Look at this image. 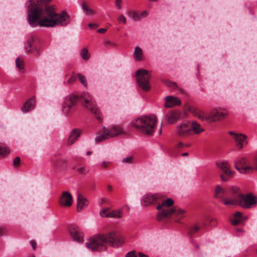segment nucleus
<instances>
[{
    "label": "nucleus",
    "instance_id": "nucleus-6",
    "mask_svg": "<svg viewBox=\"0 0 257 257\" xmlns=\"http://www.w3.org/2000/svg\"><path fill=\"white\" fill-rule=\"evenodd\" d=\"M234 165L235 169L241 173H252L257 171V156L251 163L244 157L238 158L234 161Z\"/></svg>",
    "mask_w": 257,
    "mask_h": 257
},
{
    "label": "nucleus",
    "instance_id": "nucleus-45",
    "mask_svg": "<svg viewBox=\"0 0 257 257\" xmlns=\"http://www.w3.org/2000/svg\"><path fill=\"white\" fill-rule=\"evenodd\" d=\"M118 21L119 23H122L125 24L126 23V20L125 17L123 15H121L118 18Z\"/></svg>",
    "mask_w": 257,
    "mask_h": 257
},
{
    "label": "nucleus",
    "instance_id": "nucleus-57",
    "mask_svg": "<svg viewBox=\"0 0 257 257\" xmlns=\"http://www.w3.org/2000/svg\"><path fill=\"white\" fill-rule=\"evenodd\" d=\"M188 155V153L186 152V153H184L182 154V156H183V157H185V156H187Z\"/></svg>",
    "mask_w": 257,
    "mask_h": 257
},
{
    "label": "nucleus",
    "instance_id": "nucleus-3",
    "mask_svg": "<svg viewBox=\"0 0 257 257\" xmlns=\"http://www.w3.org/2000/svg\"><path fill=\"white\" fill-rule=\"evenodd\" d=\"M81 99L84 107L90 110L92 113L96 115V118L99 121H101V117L98 112V109L95 101L92 97L87 92H84L79 97L78 95L72 94L67 96L62 104V111L65 114H68L71 112V109L74 106L78 100Z\"/></svg>",
    "mask_w": 257,
    "mask_h": 257
},
{
    "label": "nucleus",
    "instance_id": "nucleus-49",
    "mask_svg": "<svg viewBox=\"0 0 257 257\" xmlns=\"http://www.w3.org/2000/svg\"><path fill=\"white\" fill-rule=\"evenodd\" d=\"M121 0H116L115 1V5L119 10H120L121 9Z\"/></svg>",
    "mask_w": 257,
    "mask_h": 257
},
{
    "label": "nucleus",
    "instance_id": "nucleus-10",
    "mask_svg": "<svg viewBox=\"0 0 257 257\" xmlns=\"http://www.w3.org/2000/svg\"><path fill=\"white\" fill-rule=\"evenodd\" d=\"M185 210L180 208H173L172 209H163L157 214V220L161 221L167 217H170L172 214H175L180 218L185 216Z\"/></svg>",
    "mask_w": 257,
    "mask_h": 257
},
{
    "label": "nucleus",
    "instance_id": "nucleus-36",
    "mask_svg": "<svg viewBox=\"0 0 257 257\" xmlns=\"http://www.w3.org/2000/svg\"><path fill=\"white\" fill-rule=\"evenodd\" d=\"M128 15L130 17L132 18L135 21H139L140 20V15L134 11L129 12Z\"/></svg>",
    "mask_w": 257,
    "mask_h": 257
},
{
    "label": "nucleus",
    "instance_id": "nucleus-24",
    "mask_svg": "<svg viewBox=\"0 0 257 257\" xmlns=\"http://www.w3.org/2000/svg\"><path fill=\"white\" fill-rule=\"evenodd\" d=\"M191 131H192V135L194 134H199L201 132H204V130L201 126L200 124L196 121H193L191 123Z\"/></svg>",
    "mask_w": 257,
    "mask_h": 257
},
{
    "label": "nucleus",
    "instance_id": "nucleus-2",
    "mask_svg": "<svg viewBox=\"0 0 257 257\" xmlns=\"http://www.w3.org/2000/svg\"><path fill=\"white\" fill-rule=\"evenodd\" d=\"M123 237L117 231L98 234L91 237L86 242V246L93 251L105 250L106 243L113 247H119L124 243Z\"/></svg>",
    "mask_w": 257,
    "mask_h": 257
},
{
    "label": "nucleus",
    "instance_id": "nucleus-4",
    "mask_svg": "<svg viewBox=\"0 0 257 257\" xmlns=\"http://www.w3.org/2000/svg\"><path fill=\"white\" fill-rule=\"evenodd\" d=\"M230 192L233 196V201H235L233 205H238L243 208H250L257 204L256 197L252 193L243 195L237 186L230 187Z\"/></svg>",
    "mask_w": 257,
    "mask_h": 257
},
{
    "label": "nucleus",
    "instance_id": "nucleus-29",
    "mask_svg": "<svg viewBox=\"0 0 257 257\" xmlns=\"http://www.w3.org/2000/svg\"><path fill=\"white\" fill-rule=\"evenodd\" d=\"M81 7L83 11L86 14L92 15L95 13L93 10L90 9L88 8L86 3L85 2L82 3Z\"/></svg>",
    "mask_w": 257,
    "mask_h": 257
},
{
    "label": "nucleus",
    "instance_id": "nucleus-35",
    "mask_svg": "<svg viewBox=\"0 0 257 257\" xmlns=\"http://www.w3.org/2000/svg\"><path fill=\"white\" fill-rule=\"evenodd\" d=\"M122 212L120 210H113L109 213V217L120 218L122 216Z\"/></svg>",
    "mask_w": 257,
    "mask_h": 257
},
{
    "label": "nucleus",
    "instance_id": "nucleus-26",
    "mask_svg": "<svg viewBox=\"0 0 257 257\" xmlns=\"http://www.w3.org/2000/svg\"><path fill=\"white\" fill-rule=\"evenodd\" d=\"M10 153L9 148L3 143H0V158L6 156Z\"/></svg>",
    "mask_w": 257,
    "mask_h": 257
},
{
    "label": "nucleus",
    "instance_id": "nucleus-18",
    "mask_svg": "<svg viewBox=\"0 0 257 257\" xmlns=\"http://www.w3.org/2000/svg\"><path fill=\"white\" fill-rule=\"evenodd\" d=\"M181 113L180 112L174 110L168 112L166 115V119L169 123H174L176 122L180 118Z\"/></svg>",
    "mask_w": 257,
    "mask_h": 257
},
{
    "label": "nucleus",
    "instance_id": "nucleus-38",
    "mask_svg": "<svg viewBox=\"0 0 257 257\" xmlns=\"http://www.w3.org/2000/svg\"><path fill=\"white\" fill-rule=\"evenodd\" d=\"M77 75L73 72L70 78L68 80L67 83L69 84H73L76 81Z\"/></svg>",
    "mask_w": 257,
    "mask_h": 257
},
{
    "label": "nucleus",
    "instance_id": "nucleus-31",
    "mask_svg": "<svg viewBox=\"0 0 257 257\" xmlns=\"http://www.w3.org/2000/svg\"><path fill=\"white\" fill-rule=\"evenodd\" d=\"M197 116L202 120H206L209 121V113L204 111H200L196 114Z\"/></svg>",
    "mask_w": 257,
    "mask_h": 257
},
{
    "label": "nucleus",
    "instance_id": "nucleus-5",
    "mask_svg": "<svg viewBox=\"0 0 257 257\" xmlns=\"http://www.w3.org/2000/svg\"><path fill=\"white\" fill-rule=\"evenodd\" d=\"M157 121L155 116H145L134 120L132 124L143 134L151 135L155 131Z\"/></svg>",
    "mask_w": 257,
    "mask_h": 257
},
{
    "label": "nucleus",
    "instance_id": "nucleus-37",
    "mask_svg": "<svg viewBox=\"0 0 257 257\" xmlns=\"http://www.w3.org/2000/svg\"><path fill=\"white\" fill-rule=\"evenodd\" d=\"M77 76L78 77V78L81 83L85 87L87 86V81L86 80V78L84 76L82 75L80 73H79L77 75Z\"/></svg>",
    "mask_w": 257,
    "mask_h": 257
},
{
    "label": "nucleus",
    "instance_id": "nucleus-47",
    "mask_svg": "<svg viewBox=\"0 0 257 257\" xmlns=\"http://www.w3.org/2000/svg\"><path fill=\"white\" fill-rule=\"evenodd\" d=\"M125 257H137L135 251H131L127 252Z\"/></svg>",
    "mask_w": 257,
    "mask_h": 257
},
{
    "label": "nucleus",
    "instance_id": "nucleus-25",
    "mask_svg": "<svg viewBox=\"0 0 257 257\" xmlns=\"http://www.w3.org/2000/svg\"><path fill=\"white\" fill-rule=\"evenodd\" d=\"M242 221V213L240 212H236L234 214L233 218L231 219V224L237 225Z\"/></svg>",
    "mask_w": 257,
    "mask_h": 257
},
{
    "label": "nucleus",
    "instance_id": "nucleus-20",
    "mask_svg": "<svg viewBox=\"0 0 257 257\" xmlns=\"http://www.w3.org/2000/svg\"><path fill=\"white\" fill-rule=\"evenodd\" d=\"M81 135V131L78 129H74L72 131L67 142L68 146L73 145Z\"/></svg>",
    "mask_w": 257,
    "mask_h": 257
},
{
    "label": "nucleus",
    "instance_id": "nucleus-56",
    "mask_svg": "<svg viewBox=\"0 0 257 257\" xmlns=\"http://www.w3.org/2000/svg\"><path fill=\"white\" fill-rule=\"evenodd\" d=\"M146 255V254H145L144 253H143L142 252H139V257H145Z\"/></svg>",
    "mask_w": 257,
    "mask_h": 257
},
{
    "label": "nucleus",
    "instance_id": "nucleus-21",
    "mask_svg": "<svg viewBox=\"0 0 257 257\" xmlns=\"http://www.w3.org/2000/svg\"><path fill=\"white\" fill-rule=\"evenodd\" d=\"M88 201L81 194L77 195V211H81L88 205Z\"/></svg>",
    "mask_w": 257,
    "mask_h": 257
},
{
    "label": "nucleus",
    "instance_id": "nucleus-7",
    "mask_svg": "<svg viewBox=\"0 0 257 257\" xmlns=\"http://www.w3.org/2000/svg\"><path fill=\"white\" fill-rule=\"evenodd\" d=\"M136 75L139 87L145 91H149L151 87L149 81L151 77L149 72L144 69H139L137 71Z\"/></svg>",
    "mask_w": 257,
    "mask_h": 257
},
{
    "label": "nucleus",
    "instance_id": "nucleus-15",
    "mask_svg": "<svg viewBox=\"0 0 257 257\" xmlns=\"http://www.w3.org/2000/svg\"><path fill=\"white\" fill-rule=\"evenodd\" d=\"M69 230L70 235L73 240L78 242L83 241V239L82 233L80 231L77 226L71 225L69 226Z\"/></svg>",
    "mask_w": 257,
    "mask_h": 257
},
{
    "label": "nucleus",
    "instance_id": "nucleus-28",
    "mask_svg": "<svg viewBox=\"0 0 257 257\" xmlns=\"http://www.w3.org/2000/svg\"><path fill=\"white\" fill-rule=\"evenodd\" d=\"M32 42L31 40L28 41V45L26 46V49L29 53H33L35 55H38L40 54V52L38 50H33L32 47Z\"/></svg>",
    "mask_w": 257,
    "mask_h": 257
},
{
    "label": "nucleus",
    "instance_id": "nucleus-53",
    "mask_svg": "<svg viewBox=\"0 0 257 257\" xmlns=\"http://www.w3.org/2000/svg\"><path fill=\"white\" fill-rule=\"evenodd\" d=\"M147 15H148V14H147V11H143L140 14V17H142L143 18H145L147 16Z\"/></svg>",
    "mask_w": 257,
    "mask_h": 257
},
{
    "label": "nucleus",
    "instance_id": "nucleus-54",
    "mask_svg": "<svg viewBox=\"0 0 257 257\" xmlns=\"http://www.w3.org/2000/svg\"><path fill=\"white\" fill-rule=\"evenodd\" d=\"M106 31L105 29H99L97 31V32H105Z\"/></svg>",
    "mask_w": 257,
    "mask_h": 257
},
{
    "label": "nucleus",
    "instance_id": "nucleus-23",
    "mask_svg": "<svg viewBox=\"0 0 257 257\" xmlns=\"http://www.w3.org/2000/svg\"><path fill=\"white\" fill-rule=\"evenodd\" d=\"M174 204V201L172 198H168L163 201L161 204H159L157 206V210H161V211L163 209V207H171Z\"/></svg>",
    "mask_w": 257,
    "mask_h": 257
},
{
    "label": "nucleus",
    "instance_id": "nucleus-14",
    "mask_svg": "<svg viewBox=\"0 0 257 257\" xmlns=\"http://www.w3.org/2000/svg\"><path fill=\"white\" fill-rule=\"evenodd\" d=\"M73 198L71 194L68 191L62 192L59 199V203L61 206L67 207H70L72 204Z\"/></svg>",
    "mask_w": 257,
    "mask_h": 257
},
{
    "label": "nucleus",
    "instance_id": "nucleus-51",
    "mask_svg": "<svg viewBox=\"0 0 257 257\" xmlns=\"http://www.w3.org/2000/svg\"><path fill=\"white\" fill-rule=\"evenodd\" d=\"M30 243H31L33 249H35L36 248V246H37L36 242L34 240H32L30 241Z\"/></svg>",
    "mask_w": 257,
    "mask_h": 257
},
{
    "label": "nucleus",
    "instance_id": "nucleus-39",
    "mask_svg": "<svg viewBox=\"0 0 257 257\" xmlns=\"http://www.w3.org/2000/svg\"><path fill=\"white\" fill-rule=\"evenodd\" d=\"M77 171L80 174H86L89 172V170H86L85 167H81L77 169Z\"/></svg>",
    "mask_w": 257,
    "mask_h": 257
},
{
    "label": "nucleus",
    "instance_id": "nucleus-61",
    "mask_svg": "<svg viewBox=\"0 0 257 257\" xmlns=\"http://www.w3.org/2000/svg\"><path fill=\"white\" fill-rule=\"evenodd\" d=\"M145 257H149V256H147V255H146Z\"/></svg>",
    "mask_w": 257,
    "mask_h": 257
},
{
    "label": "nucleus",
    "instance_id": "nucleus-22",
    "mask_svg": "<svg viewBox=\"0 0 257 257\" xmlns=\"http://www.w3.org/2000/svg\"><path fill=\"white\" fill-rule=\"evenodd\" d=\"M35 105V100L34 97L30 98L25 103L22 107V111L26 113L34 109Z\"/></svg>",
    "mask_w": 257,
    "mask_h": 257
},
{
    "label": "nucleus",
    "instance_id": "nucleus-30",
    "mask_svg": "<svg viewBox=\"0 0 257 257\" xmlns=\"http://www.w3.org/2000/svg\"><path fill=\"white\" fill-rule=\"evenodd\" d=\"M81 7L83 11L86 14L92 15L95 13L93 10L90 9L88 8L86 3L85 2L82 3Z\"/></svg>",
    "mask_w": 257,
    "mask_h": 257
},
{
    "label": "nucleus",
    "instance_id": "nucleus-50",
    "mask_svg": "<svg viewBox=\"0 0 257 257\" xmlns=\"http://www.w3.org/2000/svg\"><path fill=\"white\" fill-rule=\"evenodd\" d=\"M6 233V229L4 227H0V236Z\"/></svg>",
    "mask_w": 257,
    "mask_h": 257
},
{
    "label": "nucleus",
    "instance_id": "nucleus-13",
    "mask_svg": "<svg viewBox=\"0 0 257 257\" xmlns=\"http://www.w3.org/2000/svg\"><path fill=\"white\" fill-rule=\"evenodd\" d=\"M162 198V195L160 194H147L143 198L142 204L144 206H147L152 203H157Z\"/></svg>",
    "mask_w": 257,
    "mask_h": 257
},
{
    "label": "nucleus",
    "instance_id": "nucleus-32",
    "mask_svg": "<svg viewBox=\"0 0 257 257\" xmlns=\"http://www.w3.org/2000/svg\"><path fill=\"white\" fill-rule=\"evenodd\" d=\"M16 64L19 70H22V72L23 73L24 68V62L23 59L20 57H18L16 60Z\"/></svg>",
    "mask_w": 257,
    "mask_h": 257
},
{
    "label": "nucleus",
    "instance_id": "nucleus-34",
    "mask_svg": "<svg viewBox=\"0 0 257 257\" xmlns=\"http://www.w3.org/2000/svg\"><path fill=\"white\" fill-rule=\"evenodd\" d=\"M80 56L81 58L85 61L88 60L90 58V54L88 53V50L86 48H83L80 52Z\"/></svg>",
    "mask_w": 257,
    "mask_h": 257
},
{
    "label": "nucleus",
    "instance_id": "nucleus-58",
    "mask_svg": "<svg viewBox=\"0 0 257 257\" xmlns=\"http://www.w3.org/2000/svg\"><path fill=\"white\" fill-rule=\"evenodd\" d=\"M107 189L109 191H111L112 190V187L111 186H108L107 187Z\"/></svg>",
    "mask_w": 257,
    "mask_h": 257
},
{
    "label": "nucleus",
    "instance_id": "nucleus-11",
    "mask_svg": "<svg viewBox=\"0 0 257 257\" xmlns=\"http://www.w3.org/2000/svg\"><path fill=\"white\" fill-rule=\"evenodd\" d=\"M217 167L225 175L221 174L220 178L223 182H227L229 178L232 177L234 172L230 170V166L227 161H217L216 162Z\"/></svg>",
    "mask_w": 257,
    "mask_h": 257
},
{
    "label": "nucleus",
    "instance_id": "nucleus-27",
    "mask_svg": "<svg viewBox=\"0 0 257 257\" xmlns=\"http://www.w3.org/2000/svg\"><path fill=\"white\" fill-rule=\"evenodd\" d=\"M134 56L136 60H142L143 58V53L142 49L139 47H136Z\"/></svg>",
    "mask_w": 257,
    "mask_h": 257
},
{
    "label": "nucleus",
    "instance_id": "nucleus-12",
    "mask_svg": "<svg viewBox=\"0 0 257 257\" xmlns=\"http://www.w3.org/2000/svg\"><path fill=\"white\" fill-rule=\"evenodd\" d=\"M191 123L188 121H183L179 123L176 128L177 136L181 138H187L192 135Z\"/></svg>",
    "mask_w": 257,
    "mask_h": 257
},
{
    "label": "nucleus",
    "instance_id": "nucleus-52",
    "mask_svg": "<svg viewBox=\"0 0 257 257\" xmlns=\"http://www.w3.org/2000/svg\"><path fill=\"white\" fill-rule=\"evenodd\" d=\"M185 146H189V145H184L183 143L182 142H179L178 145H177V147L178 148H183Z\"/></svg>",
    "mask_w": 257,
    "mask_h": 257
},
{
    "label": "nucleus",
    "instance_id": "nucleus-33",
    "mask_svg": "<svg viewBox=\"0 0 257 257\" xmlns=\"http://www.w3.org/2000/svg\"><path fill=\"white\" fill-rule=\"evenodd\" d=\"M67 161L64 159H61L57 160L55 163V166L58 168H63L66 166Z\"/></svg>",
    "mask_w": 257,
    "mask_h": 257
},
{
    "label": "nucleus",
    "instance_id": "nucleus-60",
    "mask_svg": "<svg viewBox=\"0 0 257 257\" xmlns=\"http://www.w3.org/2000/svg\"><path fill=\"white\" fill-rule=\"evenodd\" d=\"M29 257H35V256H34V255H31V256H29Z\"/></svg>",
    "mask_w": 257,
    "mask_h": 257
},
{
    "label": "nucleus",
    "instance_id": "nucleus-9",
    "mask_svg": "<svg viewBox=\"0 0 257 257\" xmlns=\"http://www.w3.org/2000/svg\"><path fill=\"white\" fill-rule=\"evenodd\" d=\"M103 129L104 131L103 133L96 137L95 140L96 143H99L110 138L116 137L119 135L124 133L122 128L116 125L112 126L110 129H105V127H103Z\"/></svg>",
    "mask_w": 257,
    "mask_h": 257
},
{
    "label": "nucleus",
    "instance_id": "nucleus-17",
    "mask_svg": "<svg viewBox=\"0 0 257 257\" xmlns=\"http://www.w3.org/2000/svg\"><path fill=\"white\" fill-rule=\"evenodd\" d=\"M164 106L166 107H172L181 104V100L177 97L172 96H168L165 97Z\"/></svg>",
    "mask_w": 257,
    "mask_h": 257
},
{
    "label": "nucleus",
    "instance_id": "nucleus-44",
    "mask_svg": "<svg viewBox=\"0 0 257 257\" xmlns=\"http://www.w3.org/2000/svg\"><path fill=\"white\" fill-rule=\"evenodd\" d=\"M88 26L90 28V30L94 31L98 28V25L96 23H93V24L90 23L88 24Z\"/></svg>",
    "mask_w": 257,
    "mask_h": 257
},
{
    "label": "nucleus",
    "instance_id": "nucleus-1",
    "mask_svg": "<svg viewBox=\"0 0 257 257\" xmlns=\"http://www.w3.org/2000/svg\"><path fill=\"white\" fill-rule=\"evenodd\" d=\"M51 0H31V8L28 11V21L32 27L39 25L41 27H55V26H64L68 22V16L67 13L63 12L61 14H57L53 6H47L45 9L46 16L40 19L44 13L43 5L50 2Z\"/></svg>",
    "mask_w": 257,
    "mask_h": 257
},
{
    "label": "nucleus",
    "instance_id": "nucleus-40",
    "mask_svg": "<svg viewBox=\"0 0 257 257\" xmlns=\"http://www.w3.org/2000/svg\"><path fill=\"white\" fill-rule=\"evenodd\" d=\"M110 211L107 209H105L100 212V215L102 217H109Z\"/></svg>",
    "mask_w": 257,
    "mask_h": 257
},
{
    "label": "nucleus",
    "instance_id": "nucleus-42",
    "mask_svg": "<svg viewBox=\"0 0 257 257\" xmlns=\"http://www.w3.org/2000/svg\"><path fill=\"white\" fill-rule=\"evenodd\" d=\"M166 84L172 88H176L177 86V84L175 82H171V81H167L166 83Z\"/></svg>",
    "mask_w": 257,
    "mask_h": 257
},
{
    "label": "nucleus",
    "instance_id": "nucleus-41",
    "mask_svg": "<svg viewBox=\"0 0 257 257\" xmlns=\"http://www.w3.org/2000/svg\"><path fill=\"white\" fill-rule=\"evenodd\" d=\"M200 227L198 226L195 225L191 228L189 230V233L191 235L193 234L199 230Z\"/></svg>",
    "mask_w": 257,
    "mask_h": 257
},
{
    "label": "nucleus",
    "instance_id": "nucleus-43",
    "mask_svg": "<svg viewBox=\"0 0 257 257\" xmlns=\"http://www.w3.org/2000/svg\"><path fill=\"white\" fill-rule=\"evenodd\" d=\"M133 157L132 156H129L127 158H124L122 160V162L125 163H131L132 162Z\"/></svg>",
    "mask_w": 257,
    "mask_h": 257
},
{
    "label": "nucleus",
    "instance_id": "nucleus-8",
    "mask_svg": "<svg viewBox=\"0 0 257 257\" xmlns=\"http://www.w3.org/2000/svg\"><path fill=\"white\" fill-rule=\"evenodd\" d=\"M230 190V188L227 190L220 185H217L215 189L214 197L220 199L225 205H233L235 201H233V196H232Z\"/></svg>",
    "mask_w": 257,
    "mask_h": 257
},
{
    "label": "nucleus",
    "instance_id": "nucleus-16",
    "mask_svg": "<svg viewBox=\"0 0 257 257\" xmlns=\"http://www.w3.org/2000/svg\"><path fill=\"white\" fill-rule=\"evenodd\" d=\"M227 115L225 111H219L217 110H213L209 113V121L212 122L217 120H221L224 119Z\"/></svg>",
    "mask_w": 257,
    "mask_h": 257
},
{
    "label": "nucleus",
    "instance_id": "nucleus-48",
    "mask_svg": "<svg viewBox=\"0 0 257 257\" xmlns=\"http://www.w3.org/2000/svg\"><path fill=\"white\" fill-rule=\"evenodd\" d=\"M209 224L211 226H215L217 224V220L215 218H211L209 220Z\"/></svg>",
    "mask_w": 257,
    "mask_h": 257
},
{
    "label": "nucleus",
    "instance_id": "nucleus-46",
    "mask_svg": "<svg viewBox=\"0 0 257 257\" xmlns=\"http://www.w3.org/2000/svg\"><path fill=\"white\" fill-rule=\"evenodd\" d=\"M20 158L19 157H16L13 161V165L15 166H18L20 163Z\"/></svg>",
    "mask_w": 257,
    "mask_h": 257
},
{
    "label": "nucleus",
    "instance_id": "nucleus-55",
    "mask_svg": "<svg viewBox=\"0 0 257 257\" xmlns=\"http://www.w3.org/2000/svg\"><path fill=\"white\" fill-rule=\"evenodd\" d=\"M102 166L105 167V168H106L107 167V166H108V164L107 163H106V162H102Z\"/></svg>",
    "mask_w": 257,
    "mask_h": 257
},
{
    "label": "nucleus",
    "instance_id": "nucleus-59",
    "mask_svg": "<svg viewBox=\"0 0 257 257\" xmlns=\"http://www.w3.org/2000/svg\"><path fill=\"white\" fill-rule=\"evenodd\" d=\"M91 154V152H90V151H88V152H87V153H86V154H87V155H90Z\"/></svg>",
    "mask_w": 257,
    "mask_h": 257
},
{
    "label": "nucleus",
    "instance_id": "nucleus-19",
    "mask_svg": "<svg viewBox=\"0 0 257 257\" xmlns=\"http://www.w3.org/2000/svg\"><path fill=\"white\" fill-rule=\"evenodd\" d=\"M229 134L233 136V138L236 142L237 147L241 149L243 147V143L245 142L246 136L241 134H235L230 132Z\"/></svg>",
    "mask_w": 257,
    "mask_h": 257
}]
</instances>
